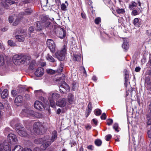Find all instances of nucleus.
I'll return each instance as SVG.
<instances>
[{"mask_svg":"<svg viewBox=\"0 0 151 151\" xmlns=\"http://www.w3.org/2000/svg\"><path fill=\"white\" fill-rule=\"evenodd\" d=\"M23 98L22 96H18L15 98L14 100L15 104L17 106H19L22 103Z\"/></svg>","mask_w":151,"mask_h":151,"instance_id":"nucleus-16","label":"nucleus"},{"mask_svg":"<svg viewBox=\"0 0 151 151\" xmlns=\"http://www.w3.org/2000/svg\"><path fill=\"white\" fill-rule=\"evenodd\" d=\"M106 115L105 113H103L101 116L102 119H105L106 118Z\"/></svg>","mask_w":151,"mask_h":151,"instance_id":"nucleus-47","label":"nucleus"},{"mask_svg":"<svg viewBox=\"0 0 151 151\" xmlns=\"http://www.w3.org/2000/svg\"><path fill=\"white\" fill-rule=\"evenodd\" d=\"M60 91H61L64 93H66V92H68L70 90L69 86L65 82H64L63 84L60 86Z\"/></svg>","mask_w":151,"mask_h":151,"instance_id":"nucleus-11","label":"nucleus"},{"mask_svg":"<svg viewBox=\"0 0 151 151\" xmlns=\"http://www.w3.org/2000/svg\"><path fill=\"white\" fill-rule=\"evenodd\" d=\"M146 33L147 35L151 36V29H148L147 30Z\"/></svg>","mask_w":151,"mask_h":151,"instance_id":"nucleus-53","label":"nucleus"},{"mask_svg":"<svg viewBox=\"0 0 151 151\" xmlns=\"http://www.w3.org/2000/svg\"><path fill=\"white\" fill-rule=\"evenodd\" d=\"M88 149L90 150H93V145H88L87 147Z\"/></svg>","mask_w":151,"mask_h":151,"instance_id":"nucleus-50","label":"nucleus"},{"mask_svg":"<svg viewBox=\"0 0 151 151\" xmlns=\"http://www.w3.org/2000/svg\"><path fill=\"white\" fill-rule=\"evenodd\" d=\"M66 104V100L65 98H63L56 102V105L61 107H63L65 106Z\"/></svg>","mask_w":151,"mask_h":151,"instance_id":"nucleus-12","label":"nucleus"},{"mask_svg":"<svg viewBox=\"0 0 151 151\" xmlns=\"http://www.w3.org/2000/svg\"><path fill=\"white\" fill-rule=\"evenodd\" d=\"M29 30L30 32H32L34 30V28L32 27H31L29 28Z\"/></svg>","mask_w":151,"mask_h":151,"instance_id":"nucleus-58","label":"nucleus"},{"mask_svg":"<svg viewBox=\"0 0 151 151\" xmlns=\"http://www.w3.org/2000/svg\"><path fill=\"white\" fill-rule=\"evenodd\" d=\"M88 109H91L92 110V104L91 102H89L88 106Z\"/></svg>","mask_w":151,"mask_h":151,"instance_id":"nucleus-52","label":"nucleus"},{"mask_svg":"<svg viewBox=\"0 0 151 151\" xmlns=\"http://www.w3.org/2000/svg\"><path fill=\"white\" fill-rule=\"evenodd\" d=\"M12 151H22V148L20 145H16Z\"/></svg>","mask_w":151,"mask_h":151,"instance_id":"nucleus-27","label":"nucleus"},{"mask_svg":"<svg viewBox=\"0 0 151 151\" xmlns=\"http://www.w3.org/2000/svg\"><path fill=\"white\" fill-rule=\"evenodd\" d=\"M32 10L28 8L27 9H26L25 12V13H21L19 14V17H20V15L21 14H23V15L25 14H30L32 12Z\"/></svg>","mask_w":151,"mask_h":151,"instance_id":"nucleus-24","label":"nucleus"},{"mask_svg":"<svg viewBox=\"0 0 151 151\" xmlns=\"http://www.w3.org/2000/svg\"><path fill=\"white\" fill-rule=\"evenodd\" d=\"M149 109L150 111V113L151 114V103L149 106Z\"/></svg>","mask_w":151,"mask_h":151,"instance_id":"nucleus-64","label":"nucleus"},{"mask_svg":"<svg viewBox=\"0 0 151 151\" xmlns=\"http://www.w3.org/2000/svg\"><path fill=\"white\" fill-rule=\"evenodd\" d=\"M101 110L99 109H96L94 111L95 114L97 116L100 115L101 114Z\"/></svg>","mask_w":151,"mask_h":151,"instance_id":"nucleus-32","label":"nucleus"},{"mask_svg":"<svg viewBox=\"0 0 151 151\" xmlns=\"http://www.w3.org/2000/svg\"><path fill=\"white\" fill-rule=\"evenodd\" d=\"M8 43L11 46H15L16 45L15 43L11 40H9L8 41Z\"/></svg>","mask_w":151,"mask_h":151,"instance_id":"nucleus-36","label":"nucleus"},{"mask_svg":"<svg viewBox=\"0 0 151 151\" xmlns=\"http://www.w3.org/2000/svg\"><path fill=\"white\" fill-rule=\"evenodd\" d=\"M137 6V3L135 2L132 1L129 4V7L130 9H134Z\"/></svg>","mask_w":151,"mask_h":151,"instance_id":"nucleus-23","label":"nucleus"},{"mask_svg":"<svg viewBox=\"0 0 151 151\" xmlns=\"http://www.w3.org/2000/svg\"><path fill=\"white\" fill-rule=\"evenodd\" d=\"M112 136L111 134H108L105 137V138L106 141H109L111 138Z\"/></svg>","mask_w":151,"mask_h":151,"instance_id":"nucleus-42","label":"nucleus"},{"mask_svg":"<svg viewBox=\"0 0 151 151\" xmlns=\"http://www.w3.org/2000/svg\"><path fill=\"white\" fill-rule=\"evenodd\" d=\"M8 95L7 90L6 89H4L2 92L1 94V97L2 98H6Z\"/></svg>","mask_w":151,"mask_h":151,"instance_id":"nucleus-25","label":"nucleus"},{"mask_svg":"<svg viewBox=\"0 0 151 151\" xmlns=\"http://www.w3.org/2000/svg\"><path fill=\"white\" fill-rule=\"evenodd\" d=\"M81 15L82 17L83 18L85 19L86 18V15L84 13H81Z\"/></svg>","mask_w":151,"mask_h":151,"instance_id":"nucleus-63","label":"nucleus"},{"mask_svg":"<svg viewBox=\"0 0 151 151\" xmlns=\"http://www.w3.org/2000/svg\"><path fill=\"white\" fill-rule=\"evenodd\" d=\"M44 72V69L42 67H39L36 69L35 72V74L37 76L39 77L42 76Z\"/></svg>","mask_w":151,"mask_h":151,"instance_id":"nucleus-14","label":"nucleus"},{"mask_svg":"<svg viewBox=\"0 0 151 151\" xmlns=\"http://www.w3.org/2000/svg\"><path fill=\"white\" fill-rule=\"evenodd\" d=\"M72 89L73 90L75 91V89L76 88L77 86V83L76 82L74 81L72 83Z\"/></svg>","mask_w":151,"mask_h":151,"instance_id":"nucleus-38","label":"nucleus"},{"mask_svg":"<svg viewBox=\"0 0 151 151\" xmlns=\"http://www.w3.org/2000/svg\"><path fill=\"white\" fill-rule=\"evenodd\" d=\"M41 92V90H37L35 91V94L37 93H39V94L40 95V93Z\"/></svg>","mask_w":151,"mask_h":151,"instance_id":"nucleus-62","label":"nucleus"},{"mask_svg":"<svg viewBox=\"0 0 151 151\" xmlns=\"http://www.w3.org/2000/svg\"><path fill=\"white\" fill-rule=\"evenodd\" d=\"M67 6L64 3H63L60 6L61 9L62 10L65 11L67 10Z\"/></svg>","mask_w":151,"mask_h":151,"instance_id":"nucleus-34","label":"nucleus"},{"mask_svg":"<svg viewBox=\"0 0 151 151\" xmlns=\"http://www.w3.org/2000/svg\"><path fill=\"white\" fill-rule=\"evenodd\" d=\"M22 151H32V150L28 148H25L23 149H22Z\"/></svg>","mask_w":151,"mask_h":151,"instance_id":"nucleus-55","label":"nucleus"},{"mask_svg":"<svg viewBox=\"0 0 151 151\" xmlns=\"http://www.w3.org/2000/svg\"><path fill=\"white\" fill-rule=\"evenodd\" d=\"M102 143V141L100 139H96L95 141V144L98 146H100Z\"/></svg>","mask_w":151,"mask_h":151,"instance_id":"nucleus-31","label":"nucleus"},{"mask_svg":"<svg viewBox=\"0 0 151 151\" xmlns=\"http://www.w3.org/2000/svg\"><path fill=\"white\" fill-rule=\"evenodd\" d=\"M13 20L14 18L12 17L11 16L9 17V22L10 23H12L13 22Z\"/></svg>","mask_w":151,"mask_h":151,"instance_id":"nucleus-48","label":"nucleus"},{"mask_svg":"<svg viewBox=\"0 0 151 151\" xmlns=\"http://www.w3.org/2000/svg\"><path fill=\"white\" fill-rule=\"evenodd\" d=\"M15 3V2L13 1L5 0L3 2L2 1L0 2V4L3 5L6 9H8L9 6L14 4Z\"/></svg>","mask_w":151,"mask_h":151,"instance_id":"nucleus-10","label":"nucleus"},{"mask_svg":"<svg viewBox=\"0 0 151 151\" xmlns=\"http://www.w3.org/2000/svg\"><path fill=\"white\" fill-rule=\"evenodd\" d=\"M57 137V132L55 131H54L52 132V136L50 139V141H49V139L48 140L47 137L45 138L46 139H47V140H48L50 142H51V144L52 142H53L54 140Z\"/></svg>","mask_w":151,"mask_h":151,"instance_id":"nucleus-18","label":"nucleus"},{"mask_svg":"<svg viewBox=\"0 0 151 151\" xmlns=\"http://www.w3.org/2000/svg\"><path fill=\"white\" fill-rule=\"evenodd\" d=\"M141 19L138 18H135L133 21V24L136 27H140L141 24Z\"/></svg>","mask_w":151,"mask_h":151,"instance_id":"nucleus-20","label":"nucleus"},{"mask_svg":"<svg viewBox=\"0 0 151 151\" xmlns=\"http://www.w3.org/2000/svg\"><path fill=\"white\" fill-rule=\"evenodd\" d=\"M47 72L48 73L51 74H54L55 73H56V70H55L51 69H49L47 70Z\"/></svg>","mask_w":151,"mask_h":151,"instance_id":"nucleus-37","label":"nucleus"},{"mask_svg":"<svg viewBox=\"0 0 151 151\" xmlns=\"http://www.w3.org/2000/svg\"><path fill=\"white\" fill-rule=\"evenodd\" d=\"M140 70V68L139 67H137L135 68V71L136 72H139Z\"/></svg>","mask_w":151,"mask_h":151,"instance_id":"nucleus-57","label":"nucleus"},{"mask_svg":"<svg viewBox=\"0 0 151 151\" xmlns=\"http://www.w3.org/2000/svg\"><path fill=\"white\" fill-rule=\"evenodd\" d=\"M16 129L17 132L20 136L24 137L27 136V134L23 127L18 126L16 127Z\"/></svg>","mask_w":151,"mask_h":151,"instance_id":"nucleus-7","label":"nucleus"},{"mask_svg":"<svg viewBox=\"0 0 151 151\" xmlns=\"http://www.w3.org/2000/svg\"><path fill=\"white\" fill-rule=\"evenodd\" d=\"M81 57L80 54H79V55H77L76 54L74 55L73 59L75 60L79 61L80 60H81Z\"/></svg>","mask_w":151,"mask_h":151,"instance_id":"nucleus-30","label":"nucleus"},{"mask_svg":"<svg viewBox=\"0 0 151 151\" xmlns=\"http://www.w3.org/2000/svg\"><path fill=\"white\" fill-rule=\"evenodd\" d=\"M44 142L45 143L40 146V149L42 150H45L51 144V142L47 140V139H46V141H45Z\"/></svg>","mask_w":151,"mask_h":151,"instance_id":"nucleus-17","label":"nucleus"},{"mask_svg":"<svg viewBox=\"0 0 151 151\" xmlns=\"http://www.w3.org/2000/svg\"><path fill=\"white\" fill-rule=\"evenodd\" d=\"M46 141V139L45 138L43 139L39 138L36 139L34 141V142L37 144H41L42 142H44Z\"/></svg>","mask_w":151,"mask_h":151,"instance_id":"nucleus-22","label":"nucleus"},{"mask_svg":"<svg viewBox=\"0 0 151 151\" xmlns=\"http://www.w3.org/2000/svg\"><path fill=\"white\" fill-rule=\"evenodd\" d=\"M59 37L61 38H63L65 37L66 34L64 29L62 28H59Z\"/></svg>","mask_w":151,"mask_h":151,"instance_id":"nucleus-19","label":"nucleus"},{"mask_svg":"<svg viewBox=\"0 0 151 151\" xmlns=\"http://www.w3.org/2000/svg\"><path fill=\"white\" fill-rule=\"evenodd\" d=\"M61 112V110L59 108L58 109V110L57 111L56 113L58 114H60V112Z\"/></svg>","mask_w":151,"mask_h":151,"instance_id":"nucleus-59","label":"nucleus"},{"mask_svg":"<svg viewBox=\"0 0 151 151\" xmlns=\"http://www.w3.org/2000/svg\"><path fill=\"white\" fill-rule=\"evenodd\" d=\"M4 64V55L0 54V66H2Z\"/></svg>","mask_w":151,"mask_h":151,"instance_id":"nucleus-29","label":"nucleus"},{"mask_svg":"<svg viewBox=\"0 0 151 151\" xmlns=\"http://www.w3.org/2000/svg\"><path fill=\"white\" fill-rule=\"evenodd\" d=\"M37 27L36 28L38 30L40 31L41 30L42 26L40 24V23L39 22H37L36 24Z\"/></svg>","mask_w":151,"mask_h":151,"instance_id":"nucleus-40","label":"nucleus"},{"mask_svg":"<svg viewBox=\"0 0 151 151\" xmlns=\"http://www.w3.org/2000/svg\"><path fill=\"white\" fill-rule=\"evenodd\" d=\"M113 128L117 132L119 131V130H118V125L117 123H115L113 125Z\"/></svg>","mask_w":151,"mask_h":151,"instance_id":"nucleus-39","label":"nucleus"},{"mask_svg":"<svg viewBox=\"0 0 151 151\" xmlns=\"http://www.w3.org/2000/svg\"><path fill=\"white\" fill-rule=\"evenodd\" d=\"M8 139L10 142L13 144H15L17 143L18 140L16 136L14 134H10L8 136Z\"/></svg>","mask_w":151,"mask_h":151,"instance_id":"nucleus-9","label":"nucleus"},{"mask_svg":"<svg viewBox=\"0 0 151 151\" xmlns=\"http://www.w3.org/2000/svg\"><path fill=\"white\" fill-rule=\"evenodd\" d=\"M47 44L51 52H54L56 48L54 41L51 39H48L47 41Z\"/></svg>","mask_w":151,"mask_h":151,"instance_id":"nucleus-6","label":"nucleus"},{"mask_svg":"<svg viewBox=\"0 0 151 151\" xmlns=\"http://www.w3.org/2000/svg\"><path fill=\"white\" fill-rule=\"evenodd\" d=\"M16 38L19 42H23L24 40V37L23 35H16Z\"/></svg>","mask_w":151,"mask_h":151,"instance_id":"nucleus-26","label":"nucleus"},{"mask_svg":"<svg viewBox=\"0 0 151 151\" xmlns=\"http://www.w3.org/2000/svg\"><path fill=\"white\" fill-rule=\"evenodd\" d=\"M34 111L29 109L25 108L22 110L21 115L22 117H28L35 116Z\"/></svg>","mask_w":151,"mask_h":151,"instance_id":"nucleus-4","label":"nucleus"},{"mask_svg":"<svg viewBox=\"0 0 151 151\" xmlns=\"http://www.w3.org/2000/svg\"><path fill=\"white\" fill-rule=\"evenodd\" d=\"M20 22V19L19 18H18L16 19L15 22L13 23V25L14 26H16Z\"/></svg>","mask_w":151,"mask_h":151,"instance_id":"nucleus-43","label":"nucleus"},{"mask_svg":"<svg viewBox=\"0 0 151 151\" xmlns=\"http://www.w3.org/2000/svg\"><path fill=\"white\" fill-rule=\"evenodd\" d=\"M0 151H11V147L8 144L0 142Z\"/></svg>","mask_w":151,"mask_h":151,"instance_id":"nucleus-8","label":"nucleus"},{"mask_svg":"<svg viewBox=\"0 0 151 151\" xmlns=\"http://www.w3.org/2000/svg\"><path fill=\"white\" fill-rule=\"evenodd\" d=\"M113 122V120L111 119H109L107 120V124L108 125H111Z\"/></svg>","mask_w":151,"mask_h":151,"instance_id":"nucleus-44","label":"nucleus"},{"mask_svg":"<svg viewBox=\"0 0 151 151\" xmlns=\"http://www.w3.org/2000/svg\"><path fill=\"white\" fill-rule=\"evenodd\" d=\"M63 70V66L60 65L58 68L56 70V73H60L62 72Z\"/></svg>","mask_w":151,"mask_h":151,"instance_id":"nucleus-33","label":"nucleus"},{"mask_svg":"<svg viewBox=\"0 0 151 151\" xmlns=\"http://www.w3.org/2000/svg\"><path fill=\"white\" fill-rule=\"evenodd\" d=\"M101 21V19L100 17L96 18L95 20V22L96 24H98Z\"/></svg>","mask_w":151,"mask_h":151,"instance_id":"nucleus-41","label":"nucleus"},{"mask_svg":"<svg viewBox=\"0 0 151 151\" xmlns=\"http://www.w3.org/2000/svg\"><path fill=\"white\" fill-rule=\"evenodd\" d=\"M10 129L9 127H6L4 130V132L5 133H7L8 132H9Z\"/></svg>","mask_w":151,"mask_h":151,"instance_id":"nucleus-54","label":"nucleus"},{"mask_svg":"<svg viewBox=\"0 0 151 151\" xmlns=\"http://www.w3.org/2000/svg\"><path fill=\"white\" fill-rule=\"evenodd\" d=\"M34 106L35 108L38 110H41L44 108L42 103L41 101H37L35 102Z\"/></svg>","mask_w":151,"mask_h":151,"instance_id":"nucleus-15","label":"nucleus"},{"mask_svg":"<svg viewBox=\"0 0 151 151\" xmlns=\"http://www.w3.org/2000/svg\"><path fill=\"white\" fill-rule=\"evenodd\" d=\"M12 94L13 96H15L16 95V91L14 90H12Z\"/></svg>","mask_w":151,"mask_h":151,"instance_id":"nucleus-51","label":"nucleus"},{"mask_svg":"<svg viewBox=\"0 0 151 151\" xmlns=\"http://www.w3.org/2000/svg\"><path fill=\"white\" fill-rule=\"evenodd\" d=\"M132 15L134 16H136L138 14L137 11L135 9H134L132 11Z\"/></svg>","mask_w":151,"mask_h":151,"instance_id":"nucleus-45","label":"nucleus"},{"mask_svg":"<svg viewBox=\"0 0 151 151\" xmlns=\"http://www.w3.org/2000/svg\"><path fill=\"white\" fill-rule=\"evenodd\" d=\"M147 134L148 137L151 138V130H149L148 131Z\"/></svg>","mask_w":151,"mask_h":151,"instance_id":"nucleus-56","label":"nucleus"},{"mask_svg":"<svg viewBox=\"0 0 151 151\" xmlns=\"http://www.w3.org/2000/svg\"><path fill=\"white\" fill-rule=\"evenodd\" d=\"M43 128L42 123L40 122L35 123L33 125L34 130L37 134H41L42 133V130Z\"/></svg>","mask_w":151,"mask_h":151,"instance_id":"nucleus-3","label":"nucleus"},{"mask_svg":"<svg viewBox=\"0 0 151 151\" xmlns=\"http://www.w3.org/2000/svg\"><path fill=\"white\" fill-rule=\"evenodd\" d=\"M46 59L48 61L54 62H55V59L51 55H50L49 54H48L46 57Z\"/></svg>","mask_w":151,"mask_h":151,"instance_id":"nucleus-28","label":"nucleus"},{"mask_svg":"<svg viewBox=\"0 0 151 151\" xmlns=\"http://www.w3.org/2000/svg\"><path fill=\"white\" fill-rule=\"evenodd\" d=\"M31 59L30 56L23 55H16L14 56L13 58L14 63L16 65H19L21 64L27 65L29 63V60Z\"/></svg>","mask_w":151,"mask_h":151,"instance_id":"nucleus-1","label":"nucleus"},{"mask_svg":"<svg viewBox=\"0 0 151 151\" xmlns=\"http://www.w3.org/2000/svg\"><path fill=\"white\" fill-rule=\"evenodd\" d=\"M66 52V48L64 45V48L60 51H58L55 54L56 58L60 61L63 60Z\"/></svg>","mask_w":151,"mask_h":151,"instance_id":"nucleus-5","label":"nucleus"},{"mask_svg":"<svg viewBox=\"0 0 151 151\" xmlns=\"http://www.w3.org/2000/svg\"><path fill=\"white\" fill-rule=\"evenodd\" d=\"M116 12L119 14H123L124 12V10L123 9H119L116 10Z\"/></svg>","mask_w":151,"mask_h":151,"instance_id":"nucleus-35","label":"nucleus"},{"mask_svg":"<svg viewBox=\"0 0 151 151\" xmlns=\"http://www.w3.org/2000/svg\"><path fill=\"white\" fill-rule=\"evenodd\" d=\"M60 97V95L57 93H53L52 92L49 93L48 97V100L50 103V105L51 107H54L55 104V101H56Z\"/></svg>","mask_w":151,"mask_h":151,"instance_id":"nucleus-2","label":"nucleus"},{"mask_svg":"<svg viewBox=\"0 0 151 151\" xmlns=\"http://www.w3.org/2000/svg\"><path fill=\"white\" fill-rule=\"evenodd\" d=\"M0 49L2 51L5 50V47L1 42H0Z\"/></svg>","mask_w":151,"mask_h":151,"instance_id":"nucleus-46","label":"nucleus"},{"mask_svg":"<svg viewBox=\"0 0 151 151\" xmlns=\"http://www.w3.org/2000/svg\"><path fill=\"white\" fill-rule=\"evenodd\" d=\"M67 100L69 104H72L74 103L76 99L72 94L70 93L68 94Z\"/></svg>","mask_w":151,"mask_h":151,"instance_id":"nucleus-13","label":"nucleus"},{"mask_svg":"<svg viewBox=\"0 0 151 151\" xmlns=\"http://www.w3.org/2000/svg\"><path fill=\"white\" fill-rule=\"evenodd\" d=\"M92 122L95 124V125H97L98 123V121L97 119H92Z\"/></svg>","mask_w":151,"mask_h":151,"instance_id":"nucleus-49","label":"nucleus"},{"mask_svg":"<svg viewBox=\"0 0 151 151\" xmlns=\"http://www.w3.org/2000/svg\"><path fill=\"white\" fill-rule=\"evenodd\" d=\"M34 151H41V149L38 147H36L34 149Z\"/></svg>","mask_w":151,"mask_h":151,"instance_id":"nucleus-60","label":"nucleus"},{"mask_svg":"<svg viewBox=\"0 0 151 151\" xmlns=\"http://www.w3.org/2000/svg\"><path fill=\"white\" fill-rule=\"evenodd\" d=\"M92 110L91 109H87V116H88L90 114V113L91 112V111Z\"/></svg>","mask_w":151,"mask_h":151,"instance_id":"nucleus-61","label":"nucleus"},{"mask_svg":"<svg viewBox=\"0 0 151 151\" xmlns=\"http://www.w3.org/2000/svg\"><path fill=\"white\" fill-rule=\"evenodd\" d=\"M122 47L125 51H127L129 48L128 42L127 40H124L122 45Z\"/></svg>","mask_w":151,"mask_h":151,"instance_id":"nucleus-21","label":"nucleus"}]
</instances>
